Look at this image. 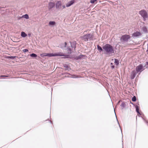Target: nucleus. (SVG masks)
I'll use <instances>...</instances> for the list:
<instances>
[{"label": "nucleus", "mask_w": 148, "mask_h": 148, "mask_svg": "<svg viewBox=\"0 0 148 148\" xmlns=\"http://www.w3.org/2000/svg\"><path fill=\"white\" fill-rule=\"evenodd\" d=\"M30 56L32 57H36L37 56V55L34 54V53H32L30 55Z\"/></svg>", "instance_id": "19"}, {"label": "nucleus", "mask_w": 148, "mask_h": 148, "mask_svg": "<svg viewBox=\"0 0 148 148\" xmlns=\"http://www.w3.org/2000/svg\"><path fill=\"white\" fill-rule=\"evenodd\" d=\"M97 47L98 50L100 52H101L103 51V49H102V48L99 45H98L97 46Z\"/></svg>", "instance_id": "16"}, {"label": "nucleus", "mask_w": 148, "mask_h": 148, "mask_svg": "<svg viewBox=\"0 0 148 148\" xmlns=\"http://www.w3.org/2000/svg\"><path fill=\"white\" fill-rule=\"evenodd\" d=\"M142 35L141 33L139 32H136L134 33L132 35V36L133 37H136L140 36Z\"/></svg>", "instance_id": "7"}, {"label": "nucleus", "mask_w": 148, "mask_h": 148, "mask_svg": "<svg viewBox=\"0 0 148 148\" xmlns=\"http://www.w3.org/2000/svg\"><path fill=\"white\" fill-rule=\"evenodd\" d=\"M125 103H122V104H121V106L123 108H124V107H125Z\"/></svg>", "instance_id": "27"}, {"label": "nucleus", "mask_w": 148, "mask_h": 148, "mask_svg": "<svg viewBox=\"0 0 148 148\" xmlns=\"http://www.w3.org/2000/svg\"><path fill=\"white\" fill-rule=\"evenodd\" d=\"M114 63L116 65H118L119 64V62L118 60L116 59H115Z\"/></svg>", "instance_id": "20"}, {"label": "nucleus", "mask_w": 148, "mask_h": 148, "mask_svg": "<svg viewBox=\"0 0 148 148\" xmlns=\"http://www.w3.org/2000/svg\"><path fill=\"white\" fill-rule=\"evenodd\" d=\"M74 77V78H76V77Z\"/></svg>", "instance_id": "34"}, {"label": "nucleus", "mask_w": 148, "mask_h": 148, "mask_svg": "<svg viewBox=\"0 0 148 148\" xmlns=\"http://www.w3.org/2000/svg\"><path fill=\"white\" fill-rule=\"evenodd\" d=\"M114 66H111V68H112V69L114 68Z\"/></svg>", "instance_id": "29"}, {"label": "nucleus", "mask_w": 148, "mask_h": 148, "mask_svg": "<svg viewBox=\"0 0 148 148\" xmlns=\"http://www.w3.org/2000/svg\"><path fill=\"white\" fill-rule=\"evenodd\" d=\"M21 35L23 37H25L27 36V35L24 32H21Z\"/></svg>", "instance_id": "14"}, {"label": "nucleus", "mask_w": 148, "mask_h": 148, "mask_svg": "<svg viewBox=\"0 0 148 148\" xmlns=\"http://www.w3.org/2000/svg\"><path fill=\"white\" fill-rule=\"evenodd\" d=\"M65 8V5H63L62 6V8L61 9H62Z\"/></svg>", "instance_id": "28"}, {"label": "nucleus", "mask_w": 148, "mask_h": 148, "mask_svg": "<svg viewBox=\"0 0 148 148\" xmlns=\"http://www.w3.org/2000/svg\"><path fill=\"white\" fill-rule=\"evenodd\" d=\"M76 42H75L71 43V45L72 47L75 48V47Z\"/></svg>", "instance_id": "12"}, {"label": "nucleus", "mask_w": 148, "mask_h": 148, "mask_svg": "<svg viewBox=\"0 0 148 148\" xmlns=\"http://www.w3.org/2000/svg\"><path fill=\"white\" fill-rule=\"evenodd\" d=\"M68 53H71V49L70 48H68Z\"/></svg>", "instance_id": "26"}, {"label": "nucleus", "mask_w": 148, "mask_h": 148, "mask_svg": "<svg viewBox=\"0 0 148 148\" xmlns=\"http://www.w3.org/2000/svg\"><path fill=\"white\" fill-rule=\"evenodd\" d=\"M1 77H7V76H1Z\"/></svg>", "instance_id": "31"}, {"label": "nucleus", "mask_w": 148, "mask_h": 148, "mask_svg": "<svg viewBox=\"0 0 148 148\" xmlns=\"http://www.w3.org/2000/svg\"><path fill=\"white\" fill-rule=\"evenodd\" d=\"M97 0H91L90 2L92 3H93L95 2Z\"/></svg>", "instance_id": "24"}, {"label": "nucleus", "mask_w": 148, "mask_h": 148, "mask_svg": "<svg viewBox=\"0 0 148 148\" xmlns=\"http://www.w3.org/2000/svg\"><path fill=\"white\" fill-rule=\"evenodd\" d=\"M65 45H66V42H65Z\"/></svg>", "instance_id": "33"}, {"label": "nucleus", "mask_w": 148, "mask_h": 148, "mask_svg": "<svg viewBox=\"0 0 148 148\" xmlns=\"http://www.w3.org/2000/svg\"><path fill=\"white\" fill-rule=\"evenodd\" d=\"M135 108L136 109V112L138 113V114L140 115V114L139 112V107L138 106L136 105L135 106Z\"/></svg>", "instance_id": "13"}, {"label": "nucleus", "mask_w": 148, "mask_h": 148, "mask_svg": "<svg viewBox=\"0 0 148 148\" xmlns=\"http://www.w3.org/2000/svg\"><path fill=\"white\" fill-rule=\"evenodd\" d=\"M111 64H112V63H111Z\"/></svg>", "instance_id": "35"}, {"label": "nucleus", "mask_w": 148, "mask_h": 148, "mask_svg": "<svg viewBox=\"0 0 148 148\" xmlns=\"http://www.w3.org/2000/svg\"><path fill=\"white\" fill-rule=\"evenodd\" d=\"M147 51H148V44L147 45Z\"/></svg>", "instance_id": "32"}, {"label": "nucleus", "mask_w": 148, "mask_h": 148, "mask_svg": "<svg viewBox=\"0 0 148 148\" xmlns=\"http://www.w3.org/2000/svg\"><path fill=\"white\" fill-rule=\"evenodd\" d=\"M74 3V1H71L67 3L66 4V7H69L72 5Z\"/></svg>", "instance_id": "11"}, {"label": "nucleus", "mask_w": 148, "mask_h": 148, "mask_svg": "<svg viewBox=\"0 0 148 148\" xmlns=\"http://www.w3.org/2000/svg\"><path fill=\"white\" fill-rule=\"evenodd\" d=\"M136 73L135 71H133L131 75V79H134V77H135L136 75Z\"/></svg>", "instance_id": "10"}, {"label": "nucleus", "mask_w": 148, "mask_h": 148, "mask_svg": "<svg viewBox=\"0 0 148 148\" xmlns=\"http://www.w3.org/2000/svg\"><path fill=\"white\" fill-rule=\"evenodd\" d=\"M82 39L85 41H88L92 39L93 38V36L91 34H87L82 37Z\"/></svg>", "instance_id": "4"}, {"label": "nucleus", "mask_w": 148, "mask_h": 148, "mask_svg": "<svg viewBox=\"0 0 148 148\" xmlns=\"http://www.w3.org/2000/svg\"><path fill=\"white\" fill-rule=\"evenodd\" d=\"M139 14L143 17V20L145 21L148 18V15L146 11L145 10H142L139 12Z\"/></svg>", "instance_id": "3"}, {"label": "nucleus", "mask_w": 148, "mask_h": 148, "mask_svg": "<svg viewBox=\"0 0 148 148\" xmlns=\"http://www.w3.org/2000/svg\"><path fill=\"white\" fill-rule=\"evenodd\" d=\"M41 55L42 56H48L49 57L57 56H66L63 54L61 52H58L54 53H45L41 54Z\"/></svg>", "instance_id": "2"}, {"label": "nucleus", "mask_w": 148, "mask_h": 148, "mask_svg": "<svg viewBox=\"0 0 148 148\" xmlns=\"http://www.w3.org/2000/svg\"><path fill=\"white\" fill-rule=\"evenodd\" d=\"M54 6V3L52 2H50L48 4V8L49 10H50L53 8Z\"/></svg>", "instance_id": "9"}, {"label": "nucleus", "mask_w": 148, "mask_h": 148, "mask_svg": "<svg viewBox=\"0 0 148 148\" xmlns=\"http://www.w3.org/2000/svg\"><path fill=\"white\" fill-rule=\"evenodd\" d=\"M146 64L148 66V62H146Z\"/></svg>", "instance_id": "30"}, {"label": "nucleus", "mask_w": 148, "mask_h": 148, "mask_svg": "<svg viewBox=\"0 0 148 148\" xmlns=\"http://www.w3.org/2000/svg\"><path fill=\"white\" fill-rule=\"evenodd\" d=\"M56 8L59 9L62 8L61 2L60 1H58L56 3Z\"/></svg>", "instance_id": "8"}, {"label": "nucleus", "mask_w": 148, "mask_h": 148, "mask_svg": "<svg viewBox=\"0 0 148 148\" xmlns=\"http://www.w3.org/2000/svg\"><path fill=\"white\" fill-rule=\"evenodd\" d=\"M56 24V22L54 21H50L49 23V25H53Z\"/></svg>", "instance_id": "15"}, {"label": "nucleus", "mask_w": 148, "mask_h": 148, "mask_svg": "<svg viewBox=\"0 0 148 148\" xmlns=\"http://www.w3.org/2000/svg\"><path fill=\"white\" fill-rule=\"evenodd\" d=\"M85 56H84L83 55H80L79 56H78L77 57V58L78 59H80V58H83V57H85Z\"/></svg>", "instance_id": "21"}, {"label": "nucleus", "mask_w": 148, "mask_h": 148, "mask_svg": "<svg viewBox=\"0 0 148 148\" xmlns=\"http://www.w3.org/2000/svg\"><path fill=\"white\" fill-rule=\"evenodd\" d=\"M132 100L133 101H135L136 100V98L135 96H134L132 98Z\"/></svg>", "instance_id": "22"}, {"label": "nucleus", "mask_w": 148, "mask_h": 148, "mask_svg": "<svg viewBox=\"0 0 148 148\" xmlns=\"http://www.w3.org/2000/svg\"><path fill=\"white\" fill-rule=\"evenodd\" d=\"M130 38V36L129 35H125L121 37V40L123 41H127Z\"/></svg>", "instance_id": "5"}, {"label": "nucleus", "mask_w": 148, "mask_h": 148, "mask_svg": "<svg viewBox=\"0 0 148 148\" xmlns=\"http://www.w3.org/2000/svg\"><path fill=\"white\" fill-rule=\"evenodd\" d=\"M64 67L66 70H69V66L66 65H65Z\"/></svg>", "instance_id": "23"}, {"label": "nucleus", "mask_w": 148, "mask_h": 148, "mask_svg": "<svg viewBox=\"0 0 148 148\" xmlns=\"http://www.w3.org/2000/svg\"><path fill=\"white\" fill-rule=\"evenodd\" d=\"M23 51L24 52H26L28 51V50L27 49H25L23 50Z\"/></svg>", "instance_id": "25"}, {"label": "nucleus", "mask_w": 148, "mask_h": 148, "mask_svg": "<svg viewBox=\"0 0 148 148\" xmlns=\"http://www.w3.org/2000/svg\"><path fill=\"white\" fill-rule=\"evenodd\" d=\"M144 69L143 68V66L142 64H140L139 66H137L136 68V70L137 72V73L139 72H141Z\"/></svg>", "instance_id": "6"}, {"label": "nucleus", "mask_w": 148, "mask_h": 148, "mask_svg": "<svg viewBox=\"0 0 148 148\" xmlns=\"http://www.w3.org/2000/svg\"><path fill=\"white\" fill-rule=\"evenodd\" d=\"M22 17H23L27 19H28L29 18L28 15L27 14H26L25 15H23L22 16Z\"/></svg>", "instance_id": "18"}, {"label": "nucleus", "mask_w": 148, "mask_h": 148, "mask_svg": "<svg viewBox=\"0 0 148 148\" xmlns=\"http://www.w3.org/2000/svg\"><path fill=\"white\" fill-rule=\"evenodd\" d=\"M103 48L106 53L110 56L114 53V51L112 47L109 44L106 45L103 47Z\"/></svg>", "instance_id": "1"}, {"label": "nucleus", "mask_w": 148, "mask_h": 148, "mask_svg": "<svg viewBox=\"0 0 148 148\" xmlns=\"http://www.w3.org/2000/svg\"><path fill=\"white\" fill-rule=\"evenodd\" d=\"M142 29L143 31L145 32H147V29L145 27H143L142 28Z\"/></svg>", "instance_id": "17"}]
</instances>
